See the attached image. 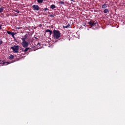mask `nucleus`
<instances>
[{
  "instance_id": "nucleus-18",
  "label": "nucleus",
  "mask_w": 125,
  "mask_h": 125,
  "mask_svg": "<svg viewBox=\"0 0 125 125\" xmlns=\"http://www.w3.org/2000/svg\"><path fill=\"white\" fill-rule=\"evenodd\" d=\"M60 4H62V5L64 4V2H63L62 1H60Z\"/></svg>"
},
{
  "instance_id": "nucleus-30",
  "label": "nucleus",
  "mask_w": 125,
  "mask_h": 125,
  "mask_svg": "<svg viewBox=\"0 0 125 125\" xmlns=\"http://www.w3.org/2000/svg\"><path fill=\"white\" fill-rule=\"evenodd\" d=\"M70 1H74V0H70Z\"/></svg>"
},
{
  "instance_id": "nucleus-24",
  "label": "nucleus",
  "mask_w": 125,
  "mask_h": 125,
  "mask_svg": "<svg viewBox=\"0 0 125 125\" xmlns=\"http://www.w3.org/2000/svg\"><path fill=\"white\" fill-rule=\"evenodd\" d=\"M2 25H1V24H0V29H1V26H2Z\"/></svg>"
},
{
  "instance_id": "nucleus-1",
  "label": "nucleus",
  "mask_w": 125,
  "mask_h": 125,
  "mask_svg": "<svg viewBox=\"0 0 125 125\" xmlns=\"http://www.w3.org/2000/svg\"><path fill=\"white\" fill-rule=\"evenodd\" d=\"M50 34V36H51L53 34V38L55 40H58L61 37L60 31L59 30H53V32L50 29H46L45 33H48Z\"/></svg>"
},
{
  "instance_id": "nucleus-20",
  "label": "nucleus",
  "mask_w": 125,
  "mask_h": 125,
  "mask_svg": "<svg viewBox=\"0 0 125 125\" xmlns=\"http://www.w3.org/2000/svg\"><path fill=\"white\" fill-rule=\"evenodd\" d=\"M3 43V41L0 39V45H1Z\"/></svg>"
},
{
  "instance_id": "nucleus-23",
  "label": "nucleus",
  "mask_w": 125,
  "mask_h": 125,
  "mask_svg": "<svg viewBox=\"0 0 125 125\" xmlns=\"http://www.w3.org/2000/svg\"><path fill=\"white\" fill-rule=\"evenodd\" d=\"M38 45L39 46H41V43H40V42H38Z\"/></svg>"
},
{
  "instance_id": "nucleus-17",
  "label": "nucleus",
  "mask_w": 125,
  "mask_h": 125,
  "mask_svg": "<svg viewBox=\"0 0 125 125\" xmlns=\"http://www.w3.org/2000/svg\"><path fill=\"white\" fill-rule=\"evenodd\" d=\"M30 49V48L27 47L25 49H24V52H26L28 51V50Z\"/></svg>"
},
{
  "instance_id": "nucleus-28",
  "label": "nucleus",
  "mask_w": 125,
  "mask_h": 125,
  "mask_svg": "<svg viewBox=\"0 0 125 125\" xmlns=\"http://www.w3.org/2000/svg\"><path fill=\"white\" fill-rule=\"evenodd\" d=\"M0 64H3V63H1V62H0Z\"/></svg>"
},
{
  "instance_id": "nucleus-5",
  "label": "nucleus",
  "mask_w": 125,
  "mask_h": 125,
  "mask_svg": "<svg viewBox=\"0 0 125 125\" xmlns=\"http://www.w3.org/2000/svg\"><path fill=\"white\" fill-rule=\"evenodd\" d=\"M7 34L11 35L13 39H15V37L14 36H15V33L14 32H10L9 31H7Z\"/></svg>"
},
{
  "instance_id": "nucleus-25",
  "label": "nucleus",
  "mask_w": 125,
  "mask_h": 125,
  "mask_svg": "<svg viewBox=\"0 0 125 125\" xmlns=\"http://www.w3.org/2000/svg\"><path fill=\"white\" fill-rule=\"evenodd\" d=\"M21 50H22L23 52H24V48L21 49Z\"/></svg>"
},
{
  "instance_id": "nucleus-8",
  "label": "nucleus",
  "mask_w": 125,
  "mask_h": 125,
  "mask_svg": "<svg viewBox=\"0 0 125 125\" xmlns=\"http://www.w3.org/2000/svg\"><path fill=\"white\" fill-rule=\"evenodd\" d=\"M26 39H27V36L24 35V37H22V38H21V41H22V42H26L25 41Z\"/></svg>"
},
{
  "instance_id": "nucleus-10",
  "label": "nucleus",
  "mask_w": 125,
  "mask_h": 125,
  "mask_svg": "<svg viewBox=\"0 0 125 125\" xmlns=\"http://www.w3.org/2000/svg\"><path fill=\"white\" fill-rule=\"evenodd\" d=\"M14 59V56L13 55H10V56H9V59L10 60H12Z\"/></svg>"
},
{
  "instance_id": "nucleus-14",
  "label": "nucleus",
  "mask_w": 125,
  "mask_h": 125,
  "mask_svg": "<svg viewBox=\"0 0 125 125\" xmlns=\"http://www.w3.org/2000/svg\"><path fill=\"white\" fill-rule=\"evenodd\" d=\"M3 11H4V7L2 6L1 7H0V13H2Z\"/></svg>"
},
{
  "instance_id": "nucleus-6",
  "label": "nucleus",
  "mask_w": 125,
  "mask_h": 125,
  "mask_svg": "<svg viewBox=\"0 0 125 125\" xmlns=\"http://www.w3.org/2000/svg\"><path fill=\"white\" fill-rule=\"evenodd\" d=\"M88 24L90 25L91 27H94L97 24V23L95 22L94 21H90L88 22Z\"/></svg>"
},
{
  "instance_id": "nucleus-11",
  "label": "nucleus",
  "mask_w": 125,
  "mask_h": 125,
  "mask_svg": "<svg viewBox=\"0 0 125 125\" xmlns=\"http://www.w3.org/2000/svg\"><path fill=\"white\" fill-rule=\"evenodd\" d=\"M103 12H104V13L107 14L109 12V10H108V9H105L104 10V11H103Z\"/></svg>"
},
{
  "instance_id": "nucleus-26",
  "label": "nucleus",
  "mask_w": 125,
  "mask_h": 125,
  "mask_svg": "<svg viewBox=\"0 0 125 125\" xmlns=\"http://www.w3.org/2000/svg\"><path fill=\"white\" fill-rule=\"evenodd\" d=\"M22 28V27H19V28H18V29H21Z\"/></svg>"
},
{
  "instance_id": "nucleus-21",
  "label": "nucleus",
  "mask_w": 125,
  "mask_h": 125,
  "mask_svg": "<svg viewBox=\"0 0 125 125\" xmlns=\"http://www.w3.org/2000/svg\"><path fill=\"white\" fill-rule=\"evenodd\" d=\"M51 18H54V15H50L49 16Z\"/></svg>"
},
{
  "instance_id": "nucleus-27",
  "label": "nucleus",
  "mask_w": 125,
  "mask_h": 125,
  "mask_svg": "<svg viewBox=\"0 0 125 125\" xmlns=\"http://www.w3.org/2000/svg\"><path fill=\"white\" fill-rule=\"evenodd\" d=\"M35 39H36V40H38V38H37V37H34Z\"/></svg>"
},
{
  "instance_id": "nucleus-29",
  "label": "nucleus",
  "mask_w": 125,
  "mask_h": 125,
  "mask_svg": "<svg viewBox=\"0 0 125 125\" xmlns=\"http://www.w3.org/2000/svg\"><path fill=\"white\" fill-rule=\"evenodd\" d=\"M2 62V61H1V60H0V62Z\"/></svg>"
},
{
  "instance_id": "nucleus-19",
  "label": "nucleus",
  "mask_w": 125,
  "mask_h": 125,
  "mask_svg": "<svg viewBox=\"0 0 125 125\" xmlns=\"http://www.w3.org/2000/svg\"><path fill=\"white\" fill-rule=\"evenodd\" d=\"M14 12L17 13H20V11L18 10H14Z\"/></svg>"
},
{
  "instance_id": "nucleus-4",
  "label": "nucleus",
  "mask_w": 125,
  "mask_h": 125,
  "mask_svg": "<svg viewBox=\"0 0 125 125\" xmlns=\"http://www.w3.org/2000/svg\"><path fill=\"white\" fill-rule=\"evenodd\" d=\"M21 45H22L23 47H24V48H27L28 47V43L27 42H21Z\"/></svg>"
},
{
  "instance_id": "nucleus-9",
  "label": "nucleus",
  "mask_w": 125,
  "mask_h": 125,
  "mask_svg": "<svg viewBox=\"0 0 125 125\" xmlns=\"http://www.w3.org/2000/svg\"><path fill=\"white\" fill-rule=\"evenodd\" d=\"M8 64H10L9 62H4V61H2V62H1V64H3L4 65H7Z\"/></svg>"
},
{
  "instance_id": "nucleus-12",
  "label": "nucleus",
  "mask_w": 125,
  "mask_h": 125,
  "mask_svg": "<svg viewBox=\"0 0 125 125\" xmlns=\"http://www.w3.org/2000/svg\"><path fill=\"white\" fill-rule=\"evenodd\" d=\"M70 26H71V24H70L69 23H68V24L67 25V26H63V28L67 29V28H69Z\"/></svg>"
},
{
  "instance_id": "nucleus-13",
  "label": "nucleus",
  "mask_w": 125,
  "mask_h": 125,
  "mask_svg": "<svg viewBox=\"0 0 125 125\" xmlns=\"http://www.w3.org/2000/svg\"><path fill=\"white\" fill-rule=\"evenodd\" d=\"M50 8H51L52 9H54L56 8V6L55 4H52L51 5H50Z\"/></svg>"
},
{
  "instance_id": "nucleus-7",
  "label": "nucleus",
  "mask_w": 125,
  "mask_h": 125,
  "mask_svg": "<svg viewBox=\"0 0 125 125\" xmlns=\"http://www.w3.org/2000/svg\"><path fill=\"white\" fill-rule=\"evenodd\" d=\"M108 7V4H106V3H104V4H103L102 6V8L103 9H105L106 8H107Z\"/></svg>"
},
{
  "instance_id": "nucleus-2",
  "label": "nucleus",
  "mask_w": 125,
  "mask_h": 125,
  "mask_svg": "<svg viewBox=\"0 0 125 125\" xmlns=\"http://www.w3.org/2000/svg\"><path fill=\"white\" fill-rule=\"evenodd\" d=\"M10 49L13 50V53H18V50H19V46L17 45H13L10 47Z\"/></svg>"
},
{
  "instance_id": "nucleus-15",
  "label": "nucleus",
  "mask_w": 125,
  "mask_h": 125,
  "mask_svg": "<svg viewBox=\"0 0 125 125\" xmlns=\"http://www.w3.org/2000/svg\"><path fill=\"white\" fill-rule=\"evenodd\" d=\"M42 9H43V10H42V11H43L44 12H45L46 11H47V10H49V9L47 8H44Z\"/></svg>"
},
{
  "instance_id": "nucleus-22",
  "label": "nucleus",
  "mask_w": 125,
  "mask_h": 125,
  "mask_svg": "<svg viewBox=\"0 0 125 125\" xmlns=\"http://www.w3.org/2000/svg\"><path fill=\"white\" fill-rule=\"evenodd\" d=\"M42 24H39L38 26H37V28H38L39 27H42Z\"/></svg>"
},
{
  "instance_id": "nucleus-16",
  "label": "nucleus",
  "mask_w": 125,
  "mask_h": 125,
  "mask_svg": "<svg viewBox=\"0 0 125 125\" xmlns=\"http://www.w3.org/2000/svg\"><path fill=\"white\" fill-rule=\"evenodd\" d=\"M37 2L40 4L42 3L43 0H37Z\"/></svg>"
},
{
  "instance_id": "nucleus-3",
  "label": "nucleus",
  "mask_w": 125,
  "mask_h": 125,
  "mask_svg": "<svg viewBox=\"0 0 125 125\" xmlns=\"http://www.w3.org/2000/svg\"><path fill=\"white\" fill-rule=\"evenodd\" d=\"M32 8H33V10L34 11H39L40 10V7L37 4L33 5Z\"/></svg>"
}]
</instances>
